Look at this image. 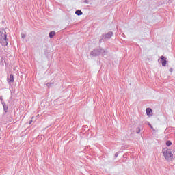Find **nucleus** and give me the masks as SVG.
I'll return each instance as SVG.
<instances>
[{
  "mask_svg": "<svg viewBox=\"0 0 175 175\" xmlns=\"http://www.w3.org/2000/svg\"><path fill=\"white\" fill-rule=\"evenodd\" d=\"M163 154L165 159L168 162H172L173 161V154L172 153V150L168 148H163Z\"/></svg>",
  "mask_w": 175,
  "mask_h": 175,
  "instance_id": "1",
  "label": "nucleus"
},
{
  "mask_svg": "<svg viewBox=\"0 0 175 175\" xmlns=\"http://www.w3.org/2000/svg\"><path fill=\"white\" fill-rule=\"evenodd\" d=\"M107 53L105 49L102 48H98L93 50L90 52V55L92 57H98V55H100V54H106Z\"/></svg>",
  "mask_w": 175,
  "mask_h": 175,
  "instance_id": "2",
  "label": "nucleus"
},
{
  "mask_svg": "<svg viewBox=\"0 0 175 175\" xmlns=\"http://www.w3.org/2000/svg\"><path fill=\"white\" fill-rule=\"evenodd\" d=\"M0 43L3 46H8V40L6 36V31H0Z\"/></svg>",
  "mask_w": 175,
  "mask_h": 175,
  "instance_id": "3",
  "label": "nucleus"
},
{
  "mask_svg": "<svg viewBox=\"0 0 175 175\" xmlns=\"http://www.w3.org/2000/svg\"><path fill=\"white\" fill-rule=\"evenodd\" d=\"M111 36H113V32L109 31L106 34H103L100 39L99 43H102V42H105L106 39H111Z\"/></svg>",
  "mask_w": 175,
  "mask_h": 175,
  "instance_id": "4",
  "label": "nucleus"
},
{
  "mask_svg": "<svg viewBox=\"0 0 175 175\" xmlns=\"http://www.w3.org/2000/svg\"><path fill=\"white\" fill-rule=\"evenodd\" d=\"M7 79L8 80L9 84H10V83H14V76L13 75V74H10V77Z\"/></svg>",
  "mask_w": 175,
  "mask_h": 175,
  "instance_id": "5",
  "label": "nucleus"
},
{
  "mask_svg": "<svg viewBox=\"0 0 175 175\" xmlns=\"http://www.w3.org/2000/svg\"><path fill=\"white\" fill-rule=\"evenodd\" d=\"M161 59L162 61V66H166V64H167V61H166V58L165 56H161Z\"/></svg>",
  "mask_w": 175,
  "mask_h": 175,
  "instance_id": "6",
  "label": "nucleus"
},
{
  "mask_svg": "<svg viewBox=\"0 0 175 175\" xmlns=\"http://www.w3.org/2000/svg\"><path fill=\"white\" fill-rule=\"evenodd\" d=\"M1 104L3 105V110H4L5 113H8V110L9 107L6 105V103H3Z\"/></svg>",
  "mask_w": 175,
  "mask_h": 175,
  "instance_id": "7",
  "label": "nucleus"
},
{
  "mask_svg": "<svg viewBox=\"0 0 175 175\" xmlns=\"http://www.w3.org/2000/svg\"><path fill=\"white\" fill-rule=\"evenodd\" d=\"M146 114H147V116H152V109H151V108H147L146 109Z\"/></svg>",
  "mask_w": 175,
  "mask_h": 175,
  "instance_id": "8",
  "label": "nucleus"
},
{
  "mask_svg": "<svg viewBox=\"0 0 175 175\" xmlns=\"http://www.w3.org/2000/svg\"><path fill=\"white\" fill-rule=\"evenodd\" d=\"M55 35V31H51L49 33V37L51 38V39H53V38H54Z\"/></svg>",
  "mask_w": 175,
  "mask_h": 175,
  "instance_id": "9",
  "label": "nucleus"
},
{
  "mask_svg": "<svg viewBox=\"0 0 175 175\" xmlns=\"http://www.w3.org/2000/svg\"><path fill=\"white\" fill-rule=\"evenodd\" d=\"M75 14H77V16H82L83 12H81L80 10H77L75 11Z\"/></svg>",
  "mask_w": 175,
  "mask_h": 175,
  "instance_id": "10",
  "label": "nucleus"
},
{
  "mask_svg": "<svg viewBox=\"0 0 175 175\" xmlns=\"http://www.w3.org/2000/svg\"><path fill=\"white\" fill-rule=\"evenodd\" d=\"M172 145V142L170 141H167L166 142V146H167V147H170V146Z\"/></svg>",
  "mask_w": 175,
  "mask_h": 175,
  "instance_id": "11",
  "label": "nucleus"
},
{
  "mask_svg": "<svg viewBox=\"0 0 175 175\" xmlns=\"http://www.w3.org/2000/svg\"><path fill=\"white\" fill-rule=\"evenodd\" d=\"M0 100L1 103H5V101H3V98H2V96H0Z\"/></svg>",
  "mask_w": 175,
  "mask_h": 175,
  "instance_id": "12",
  "label": "nucleus"
},
{
  "mask_svg": "<svg viewBox=\"0 0 175 175\" xmlns=\"http://www.w3.org/2000/svg\"><path fill=\"white\" fill-rule=\"evenodd\" d=\"M148 125L150 126V128H151V129H154V127L149 122H148Z\"/></svg>",
  "mask_w": 175,
  "mask_h": 175,
  "instance_id": "13",
  "label": "nucleus"
},
{
  "mask_svg": "<svg viewBox=\"0 0 175 175\" xmlns=\"http://www.w3.org/2000/svg\"><path fill=\"white\" fill-rule=\"evenodd\" d=\"M25 34H24V33H22L21 34V38H22V39H25Z\"/></svg>",
  "mask_w": 175,
  "mask_h": 175,
  "instance_id": "14",
  "label": "nucleus"
},
{
  "mask_svg": "<svg viewBox=\"0 0 175 175\" xmlns=\"http://www.w3.org/2000/svg\"><path fill=\"white\" fill-rule=\"evenodd\" d=\"M137 133H140V128H137Z\"/></svg>",
  "mask_w": 175,
  "mask_h": 175,
  "instance_id": "15",
  "label": "nucleus"
},
{
  "mask_svg": "<svg viewBox=\"0 0 175 175\" xmlns=\"http://www.w3.org/2000/svg\"><path fill=\"white\" fill-rule=\"evenodd\" d=\"M84 3H90V1L88 0H85Z\"/></svg>",
  "mask_w": 175,
  "mask_h": 175,
  "instance_id": "16",
  "label": "nucleus"
},
{
  "mask_svg": "<svg viewBox=\"0 0 175 175\" xmlns=\"http://www.w3.org/2000/svg\"><path fill=\"white\" fill-rule=\"evenodd\" d=\"M117 157H118V153L116 152V153L115 154V158H117Z\"/></svg>",
  "mask_w": 175,
  "mask_h": 175,
  "instance_id": "17",
  "label": "nucleus"
},
{
  "mask_svg": "<svg viewBox=\"0 0 175 175\" xmlns=\"http://www.w3.org/2000/svg\"><path fill=\"white\" fill-rule=\"evenodd\" d=\"M29 125H31V124H32V120L29 122Z\"/></svg>",
  "mask_w": 175,
  "mask_h": 175,
  "instance_id": "18",
  "label": "nucleus"
},
{
  "mask_svg": "<svg viewBox=\"0 0 175 175\" xmlns=\"http://www.w3.org/2000/svg\"><path fill=\"white\" fill-rule=\"evenodd\" d=\"M170 72H173V68H170Z\"/></svg>",
  "mask_w": 175,
  "mask_h": 175,
  "instance_id": "19",
  "label": "nucleus"
},
{
  "mask_svg": "<svg viewBox=\"0 0 175 175\" xmlns=\"http://www.w3.org/2000/svg\"><path fill=\"white\" fill-rule=\"evenodd\" d=\"M152 129V131H154V132H155V129L153 128V129Z\"/></svg>",
  "mask_w": 175,
  "mask_h": 175,
  "instance_id": "20",
  "label": "nucleus"
}]
</instances>
